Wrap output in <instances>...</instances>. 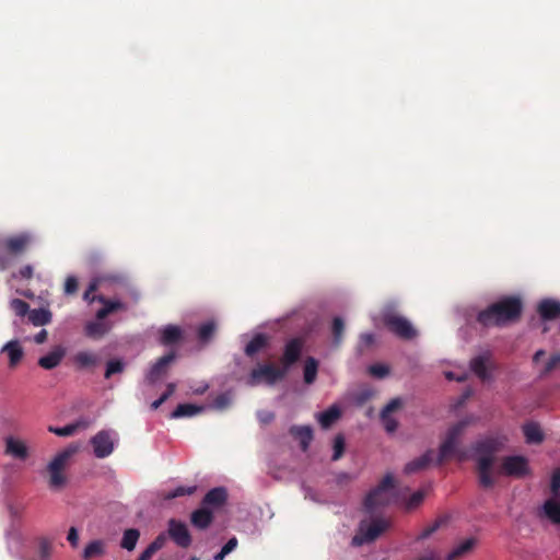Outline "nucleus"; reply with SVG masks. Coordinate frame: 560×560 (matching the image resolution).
Instances as JSON below:
<instances>
[{
  "instance_id": "f257e3e1",
  "label": "nucleus",
  "mask_w": 560,
  "mask_h": 560,
  "mask_svg": "<svg viewBox=\"0 0 560 560\" xmlns=\"http://www.w3.org/2000/svg\"><path fill=\"white\" fill-rule=\"evenodd\" d=\"M505 440L498 436H488L477 441L474 450L477 453L476 469L479 486L483 489L492 488L495 483L494 463L495 454L503 447Z\"/></svg>"
},
{
  "instance_id": "f03ea898",
  "label": "nucleus",
  "mask_w": 560,
  "mask_h": 560,
  "mask_svg": "<svg viewBox=\"0 0 560 560\" xmlns=\"http://www.w3.org/2000/svg\"><path fill=\"white\" fill-rule=\"evenodd\" d=\"M523 311V303L517 296H505L477 315V322L483 327H502L510 323L516 322Z\"/></svg>"
},
{
  "instance_id": "7ed1b4c3",
  "label": "nucleus",
  "mask_w": 560,
  "mask_h": 560,
  "mask_svg": "<svg viewBox=\"0 0 560 560\" xmlns=\"http://www.w3.org/2000/svg\"><path fill=\"white\" fill-rule=\"evenodd\" d=\"M468 425V421L462 420L452 425L445 435V439L441 443L438 464L441 465L444 460L455 456L459 460H464L466 454L464 451L458 448L460 438Z\"/></svg>"
},
{
  "instance_id": "20e7f679",
  "label": "nucleus",
  "mask_w": 560,
  "mask_h": 560,
  "mask_svg": "<svg viewBox=\"0 0 560 560\" xmlns=\"http://www.w3.org/2000/svg\"><path fill=\"white\" fill-rule=\"evenodd\" d=\"M78 451L77 446L70 445L63 451L59 452L52 460L48 464L47 470L49 474V488L52 490H60L67 483V476L63 470L67 466L69 458Z\"/></svg>"
},
{
  "instance_id": "39448f33",
  "label": "nucleus",
  "mask_w": 560,
  "mask_h": 560,
  "mask_svg": "<svg viewBox=\"0 0 560 560\" xmlns=\"http://www.w3.org/2000/svg\"><path fill=\"white\" fill-rule=\"evenodd\" d=\"M394 488V477L388 474L382 479L377 487L371 490L365 497L364 508L366 512L372 513L378 506L390 504Z\"/></svg>"
},
{
  "instance_id": "423d86ee",
  "label": "nucleus",
  "mask_w": 560,
  "mask_h": 560,
  "mask_svg": "<svg viewBox=\"0 0 560 560\" xmlns=\"http://www.w3.org/2000/svg\"><path fill=\"white\" fill-rule=\"evenodd\" d=\"M529 462L522 455H510L502 458L499 470H494V478L497 476H506L516 479H522L529 475Z\"/></svg>"
},
{
  "instance_id": "0eeeda50",
  "label": "nucleus",
  "mask_w": 560,
  "mask_h": 560,
  "mask_svg": "<svg viewBox=\"0 0 560 560\" xmlns=\"http://www.w3.org/2000/svg\"><path fill=\"white\" fill-rule=\"evenodd\" d=\"M388 527L385 520L376 518L369 524L361 523L359 533L351 540L352 546L359 547L378 538Z\"/></svg>"
},
{
  "instance_id": "6e6552de",
  "label": "nucleus",
  "mask_w": 560,
  "mask_h": 560,
  "mask_svg": "<svg viewBox=\"0 0 560 560\" xmlns=\"http://www.w3.org/2000/svg\"><path fill=\"white\" fill-rule=\"evenodd\" d=\"M383 323L388 330L401 339L411 340L417 336V330L413 328L411 323L407 318L395 313H385L383 315Z\"/></svg>"
},
{
  "instance_id": "1a4fd4ad",
  "label": "nucleus",
  "mask_w": 560,
  "mask_h": 560,
  "mask_svg": "<svg viewBox=\"0 0 560 560\" xmlns=\"http://www.w3.org/2000/svg\"><path fill=\"white\" fill-rule=\"evenodd\" d=\"M285 369L277 368L270 363L262 364L252 370L249 374L248 384L250 386H256L261 382H265L268 385H273L278 381L282 380L285 376Z\"/></svg>"
},
{
  "instance_id": "9d476101",
  "label": "nucleus",
  "mask_w": 560,
  "mask_h": 560,
  "mask_svg": "<svg viewBox=\"0 0 560 560\" xmlns=\"http://www.w3.org/2000/svg\"><path fill=\"white\" fill-rule=\"evenodd\" d=\"M176 352L170 351L156 360L147 372L144 380L149 385H154L168 373L170 365L175 361Z\"/></svg>"
},
{
  "instance_id": "9b49d317",
  "label": "nucleus",
  "mask_w": 560,
  "mask_h": 560,
  "mask_svg": "<svg viewBox=\"0 0 560 560\" xmlns=\"http://www.w3.org/2000/svg\"><path fill=\"white\" fill-rule=\"evenodd\" d=\"M167 533L178 547L188 548L191 545V536L185 523L175 518L170 520Z\"/></svg>"
},
{
  "instance_id": "f8f14e48",
  "label": "nucleus",
  "mask_w": 560,
  "mask_h": 560,
  "mask_svg": "<svg viewBox=\"0 0 560 560\" xmlns=\"http://www.w3.org/2000/svg\"><path fill=\"white\" fill-rule=\"evenodd\" d=\"M304 341L302 338L290 339L284 347L283 355L281 358L282 369L288 372L289 368L296 363L302 354Z\"/></svg>"
},
{
  "instance_id": "ddd939ff",
  "label": "nucleus",
  "mask_w": 560,
  "mask_h": 560,
  "mask_svg": "<svg viewBox=\"0 0 560 560\" xmlns=\"http://www.w3.org/2000/svg\"><path fill=\"white\" fill-rule=\"evenodd\" d=\"M91 444L93 446L94 455L97 458H105L109 456L114 451V443L112 438L109 433L104 430L100 431L92 438Z\"/></svg>"
},
{
  "instance_id": "4468645a",
  "label": "nucleus",
  "mask_w": 560,
  "mask_h": 560,
  "mask_svg": "<svg viewBox=\"0 0 560 560\" xmlns=\"http://www.w3.org/2000/svg\"><path fill=\"white\" fill-rule=\"evenodd\" d=\"M31 243L32 235L28 233H21L7 238L4 242V246L10 254L21 255L26 250Z\"/></svg>"
},
{
  "instance_id": "2eb2a0df",
  "label": "nucleus",
  "mask_w": 560,
  "mask_h": 560,
  "mask_svg": "<svg viewBox=\"0 0 560 560\" xmlns=\"http://www.w3.org/2000/svg\"><path fill=\"white\" fill-rule=\"evenodd\" d=\"M97 302L103 304V307L96 312L97 319H105L108 315L117 311H126L127 305L118 300H110L102 294L96 295Z\"/></svg>"
},
{
  "instance_id": "dca6fc26",
  "label": "nucleus",
  "mask_w": 560,
  "mask_h": 560,
  "mask_svg": "<svg viewBox=\"0 0 560 560\" xmlns=\"http://www.w3.org/2000/svg\"><path fill=\"white\" fill-rule=\"evenodd\" d=\"M537 312L544 320H553L560 317V302L553 299H544L537 306Z\"/></svg>"
},
{
  "instance_id": "f3484780",
  "label": "nucleus",
  "mask_w": 560,
  "mask_h": 560,
  "mask_svg": "<svg viewBox=\"0 0 560 560\" xmlns=\"http://www.w3.org/2000/svg\"><path fill=\"white\" fill-rule=\"evenodd\" d=\"M66 355V349L62 346H56L49 353L39 358L38 365L45 370L57 368Z\"/></svg>"
},
{
  "instance_id": "a211bd4d",
  "label": "nucleus",
  "mask_w": 560,
  "mask_h": 560,
  "mask_svg": "<svg viewBox=\"0 0 560 560\" xmlns=\"http://www.w3.org/2000/svg\"><path fill=\"white\" fill-rule=\"evenodd\" d=\"M228 500V491L223 487H217L209 490L202 499L205 506L220 508Z\"/></svg>"
},
{
  "instance_id": "6ab92c4d",
  "label": "nucleus",
  "mask_w": 560,
  "mask_h": 560,
  "mask_svg": "<svg viewBox=\"0 0 560 560\" xmlns=\"http://www.w3.org/2000/svg\"><path fill=\"white\" fill-rule=\"evenodd\" d=\"M290 434L300 441V446L303 452L307 451L313 440V430L310 425H292L290 428Z\"/></svg>"
},
{
  "instance_id": "aec40b11",
  "label": "nucleus",
  "mask_w": 560,
  "mask_h": 560,
  "mask_svg": "<svg viewBox=\"0 0 560 560\" xmlns=\"http://www.w3.org/2000/svg\"><path fill=\"white\" fill-rule=\"evenodd\" d=\"M110 330V325L104 319L88 322L84 326L85 336L92 339H100Z\"/></svg>"
},
{
  "instance_id": "412c9836",
  "label": "nucleus",
  "mask_w": 560,
  "mask_h": 560,
  "mask_svg": "<svg viewBox=\"0 0 560 560\" xmlns=\"http://www.w3.org/2000/svg\"><path fill=\"white\" fill-rule=\"evenodd\" d=\"M5 453L21 460L26 459L28 456V450L25 443L12 436L5 440Z\"/></svg>"
},
{
  "instance_id": "4be33fe9",
  "label": "nucleus",
  "mask_w": 560,
  "mask_h": 560,
  "mask_svg": "<svg viewBox=\"0 0 560 560\" xmlns=\"http://www.w3.org/2000/svg\"><path fill=\"white\" fill-rule=\"evenodd\" d=\"M183 339V330L176 325H167L161 330L160 342L163 346H173Z\"/></svg>"
},
{
  "instance_id": "5701e85b",
  "label": "nucleus",
  "mask_w": 560,
  "mask_h": 560,
  "mask_svg": "<svg viewBox=\"0 0 560 560\" xmlns=\"http://www.w3.org/2000/svg\"><path fill=\"white\" fill-rule=\"evenodd\" d=\"M489 359V353L480 354L471 359L469 364L470 370L482 381H486L490 377L487 365Z\"/></svg>"
},
{
  "instance_id": "b1692460",
  "label": "nucleus",
  "mask_w": 560,
  "mask_h": 560,
  "mask_svg": "<svg viewBox=\"0 0 560 560\" xmlns=\"http://www.w3.org/2000/svg\"><path fill=\"white\" fill-rule=\"evenodd\" d=\"M190 521L195 527L199 529H206L211 525L213 521V514L210 510L203 506L191 513Z\"/></svg>"
},
{
  "instance_id": "393cba45",
  "label": "nucleus",
  "mask_w": 560,
  "mask_h": 560,
  "mask_svg": "<svg viewBox=\"0 0 560 560\" xmlns=\"http://www.w3.org/2000/svg\"><path fill=\"white\" fill-rule=\"evenodd\" d=\"M434 452L432 450L425 452L420 457L409 462L405 466V472L410 475L425 469L433 460Z\"/></svg>"
},
{
  "instance_id": "a878e982",
  "label": "nucleus",
  "mask_w": 560,
  "mask_h": 560,
  "mask_svg": "<svg viewBox=\"0 0 560 560\" xmlns=\"http://www.w3.org/2000/svg\"><path fill=\"white\" fill-rule=\"evenodd\" d=\"M522 430L528 444H540L544 441V433L537 422H527Z\"/></svg>"
},
{
  "instance_id": "bb28decb",
  "label": "nucleus",
  "mask_w": 560,
  "mask_h": 560,
  "mask_svg": "<svg viewBox=\"0 0 560 560\" xmlns=\"http://www.w3.org/2000/svg\"><path fill=\"white\" fill-rule=\"evenodd\" d=\"M477 545V539L474 537L467 538L455 546L446 557V560H457L460 557L469 553Z\"/></svg>"
},
{
  "instance_id": "cd10ccee",
  "label": "nucleus",
  "mask_w": 560,
  "mask_h": 560,
  "mask_svg": "<svg viewBox=\"0 0 560 560\" xmlns=\"http://www.w3.org/2000/svg\"><path fill=\"white\" fill-rule=\"evenodd\" d=\"M1 352H4L9 357V363L10 366H15L23 358V349L20 346L18 340H11L7 342L2 349Z\"/></svg>"
},
{
  "instance_id": "c85d7f7f",
  "label": "nucleus",
  "mask_w": 560,
  "mask_h": 560,
  "mask_svg": "<svg viewBox=\"0 0 560 560\" xmlns=\"http://www.w3.org/2000/svg\"><path fill=\"white\" fill-rule=\"evenodd\" d=\"M341 416L337 406H331L327 410L317 415V420L323 429L330 428Z\"/></svg>"
},
{
  "instance_id": "c756f323",
  "label": "nucleus",
  "mask_w": 560,
  "mask_h": 560,
  "mask_svg": "<svg viewBox=\"0 0 560 560\" xmlns=\"http://www.w3.org/2000/svg\"><path fill=\"white\" fill-rule=\"evenodd\" d=\"M202 410V406H197L194 404H179L171 413V418L178 419L184 417H192L200 413Z\"/></svg>"
},
{
  "instance_id": "7c9ffc66",
  "label": "nucleus",
  "mask_w": 560,
  "mask_h": 560,
  "mask_svg": "<svg viewBox=\"0 0 560 560\" xmlns=\"http://www.w3.org/2000/svg\"><path fill=\"white\" fill-rule=\"evenodd\" d=\"M73 361L79 369H86L97 365L100 362V358L95 353L80 351L74 355Z\"/></svg>"
},
{
  "instance_id": "2f4dec72",
  "label": "nucleus",
  "mask_w": 560,
  "mask_h": 560,
  "mask_svg": "<svg viewBox=\"0 0 560 560\" xmlns=\"http://www.w3.org/2000/svg\"><path fill=\"white\" fill-rule=\"evenodd\" d=\"M544 515L553 524H560V502L548 499L542 505Z\"/></svg>"
},
{
  "instance_id": "473e14b6",
  "label": "nucleus",
  "mask_w": 560,
  "mask_h": 560,
  "mask_svg": "<svg viewBox=\"0 0 560 560\" xmlns=\"http://www.w3.org/2000/svg\"><path fill=\"white\" fill-rule=\"evenodd\" d=\"M52 315L49 310L46 308H36L32 310L28 313V320L34 326H44L48 325L51 322Z\"/></svg>"
},
{
  "instance_id": "72a5a7b5",
  "label": "nucleus",
  "mask_w": 560,
  "mask_h": 560,
  "mask_svg": "<svg viewBox=\"0 0 560 560\" xmlns=\"http://www.w3.org/2000/svg\"><path fill=\"white\" fill-rule=\"evenodd\" d=\"M166 542V536L160 534L139 556L138 560H151L156 551L162 549Z\"/></svg>"
},
{
  "instance_id": "f704fd0d",
  "label": "nucleus",
  "mask_w": 560,
  "mask_h": 560,
  "mask_svg": "<svg viewBox=\"0 0 560 560\" xmlns=\"http://www.w3.org/2000/svg\"><path fill=\"white\" fill-rule=\"evenodd\" d=\"M196 489H197L196 486H191V487L179 486L172 491H161L159 493V497L163 501H170V500H173L178 497L191 495L196 492Z\"/></svg>"
},
{
  "instance_id": "c9c22d12",
  "label": "nucleus",
  "mask_w": 560,
  "mask_h": 560,
  "mask_svg": "<svg viewBox=\"0 0 560 560\" xmlns=\"http://www.w3.org/2000/svg\"><path fill=\"white\" fill-rule=\"evenodd\" d=\"M139 537H140V532L138 529H136V528L126 529L124 532L122 539L120 541V547L128 551H132L137 546Z\"/></svg>"
},
{
  "instance_id": "e433bc0d",
  "label": "nucleus",
  "mask_w": 560,
  "mask_h": 560,
  "mask_svg": "<svg viewBox=\"0 0 560 560\" xmlns=\"http://www.w3.org/2000/svg\"><path fill=\"white\" fill-rule=\"evenodd\" d=\"M318 371V362L313 357H308L304 363V382L313 384L316 380Z\"/></svg>"
},
{
  "instance_id": "4c0bfd02",
  "label": "nucleus",
  "mask_w": 560,
  "mask_h": 560,
  "mask_svg": "<svg viewBox=\"0 0 560 560\" xmlns=\"http://www.w3.org/2000/svg\"><path fill=\"white\" fill-rule=\"evenodd\" d=\"M267 345V339L264 335H256L245 347V353L253 357Z\"/></svg>"
},
{
  "instance_id": "58836bf2",
  "label": "nucleus",
  "mask_w": 560,
  "mask_h": 560,
  "mask_svg": "<svg viewBox=\"0 0 560 560\" xmlns=\"http://www.w3.org/2000/svg\"><path fill=\"white\" fill-rule=\"evenodd\" d=\"M86 424L84 422H81V421H78V422H74V423H70V424H67L62 428H55V427H49V432L58 435V436H70L72 434H74L79 428H85Z\"/></svg>"
},
{
  "instance_id": "ea45409f",
  "label": "nucleus",
  "mask_w": 560,
  "mask_h": 560,
  "mask_svg": "<svg viewBox=\"0 0 560 560\" xmlns=\"http://www.w3.org/2000/svg\"><path fill=\"white\" fill-rule=\"evenodd\" d=\"M374 343H375V336L373 334H371V332L361 334L359 337L357 348H355L357 353L363 354L365 351L371 349Z\"/></svg>"
},
{
  "instance_id": "a19ab883",
  "label": "nucleus",
  "mask_w": 560,
  "mask_h": 560,
  "mask_svg": "<svg viewBox=\"0 0 560 560\" xmlns=\"http://www.w3.org/2000/svg\"><path fill=\"white\" fill-rule=\"evenodd\" d=\"M38 557L40 560H48L52 555V542L46 537L37 539Z\"/></svg>"
},
{
  "instance_id": "79ce46f5",
  "label": "nucleus",
  "mask_w": 560,
  "mask_h": 560,
  "mask_svg": "<svg viewBox=\"0 0 560 560\" xmlns=\"http://www.w3.org/2000/svg\"><path fill=\"white\" fill-rule=\"evenodd\" d=\"M334 345L339 347L342 342V336L345 331V323L340 317H335L331 326Z\"/></svg>"
},
{
  "instance_id": "37998d69",
  "label": "nucleus",
  "mask_w": 560,
  "mask_h": 560,
  "mask_svg": "<svg viewBox=\"0 0 560 560\" xmlns=\"http://www.w3.org/2000/svg\"><path fill=\"white\" fill-rule=\"evenodd\" d=\"M217 326L214 322H207L198 328V338L201 342H208L214 335Z\"/></svg>"
},
{
  "instance_id": "c03bdc74",
  "label": "nucleus",
  "mask_w": 560,
  "mask_h": 560,
  "mask_svg": "<svg viewBox=\"0 0 560 560\" xmlns=\"http://www.w3.org/2000/svg\"><path fill=\"white\" fill-rule=\"evenodd\" d=\"M104 552V546L101 540L90 542L83 551V559L89 560L92 557L100 556Z\"/></svg>"
},
{
  "instance_id": "a18cd8bd",
  "label": "nucleus",
  "mask_w": 560,
  "mask_h": 560,
  "mask_svg": "<svg viewBox=\"0 0 560 560\" xmlns=\"http://www.w3.org/2000/svg\"><path fill=\"white\" fill-rule=\"evenodd\" d=\"M11 310L18 315V316H25L30 313V305L25 301L21 299H13L10 303Z\"/></svg>"
},
{
  "instance_id": "49530a36",
  "label": "nucleus",
  "mask_w": 560,
  "mask_h": 560,
  "mask_svg": "<svg viewBox=\"0 0 560 560\" xmlns=\"http://www.w3.org/2000/svg\"><path fill=\"white\" fill-rule=\"evenodd\" d=\"M125 364L121 360H109L106 364L105 377L109 378L112 375L121 373Z\"/></svg>"
},
{
  "instance_id": "de8ad7c7",
  "label": "nucleus",
  "mask_w": 560,
  "mask_h": 560,
  "mask_svg": "<svg viewBox=\"0 0 560 560\" xmlns=\"http://www.w3.org/2000/svg\"><path fill=\"white\" fill-rule=\"evenodd\" d=\"M345 452V438L341 434H337L334 439V454L331 459L338 460L341 458Z\"/></svg>"
},
{
  "instance_id": "09e8293b",
  "label": "nucleus",
  "mask_w": 560,
  "mask_h": 560,
  "mask_svg": "<svg viewBox=\"0 0 560 560\" xmlns=\"http://www.w3.org/2000/svg\"><path fill=\"white\" fill-rule=\"evenodd\" d=\"M381 420L386 432L394 433L397 430L398 422L390 415L381 416Z\"/></svg>"
},
{
  "instance_id": "8fccbe9b",
  "label": "nucleus",
  "mask_w": 560,
  "mask_h": 560,
  "mask_svg": "<svg viewBox=\"0 0 560 560\" xmlns=\"http://www.w3.org/2000/svg\"><path fill=\"white\" fill-rule=\"evenodd\" d=\"M79 282L78 279L73 276H69L65 281V293L66 294H74L78 291Z\"/></svg>"
},
{
  "instance_id": "3c124183",
  "label": "nucleus",
  "mask_w": 560,
  "mask_h": 560,
  "mask_svg": "<svg viewBox=\"0 0 560 560\" xmlns=\"http://www.w3.org/2000/svg\"><path fill=\"white\" fill-rule=\"evenodd\" d=\"M401 407V400L399 398L392 399L381 411V416L390 415Z\"/></svg>"
},
{
  "instance_id": "603ef678",
  "label": "nucleus",
  "mask_w": 560,
  "mask_h": 560,
  "mask_svg": "<svg viewBox=\"0 0 560 560\" xmlns=\"http://www.w3.org/2000/svg\"><path fill=\"white\" fill-rule=\"evenodd\" d=\"M369 372L371 375L376 377H384L388 374V368L383 364H373L369 368Z\"/></svg>"
},
{
  "instance_id": "864d4df0",
  "label": "nucleus",
  "mask_w": 560,
  "mask_h": 560,
  "mask_svg": "<svg viewBox=\"0 0 560 560\" xmlns=\"http://www.w3.org/2000/svg\"><path fill=\"white\" fill-rule=\"evenodd\" d=\"M424 499V493L422 491H417L411 494L407 502L408 509H415L417 508Z\"/></svg>"
},
{
  "instance_id": "5fc2aeb1",
  "label": "nucleus",
  "mask_w": 560,
  "mask_h": 560,
  "mask_svg": "<svg viewBox=\"0 0 560 560\" xmlns=\"http://www.w3.org/2000/svg\"><path fill=\"white\" fill-rule=\"evenodd\" d=\"M551 492L557 495L560 491V469H556L552 472L551 481H550Z\"/></svg>"
},
{
  "instance_id": "6e6d98bb",
  "label": "nucleus",
  "mask_w": 560,
  "mask_h": 560,
  "mask_svg": "<svg viewBox=\"0 0 560 560\" xmlns=\"http://www.w3.org/2000/svg\"><path fill=\"white\" fill-rule=\"evenodd\" d=\"M33 273H34V270H33V267L31 265H25L23 266L18 275H13L14 278L19 277L21 279H31L33 277Z\"/></svg>"
},
{
  "instance_id": "4d7b16f0",
  "label": "nucleus",
  "mask_w": 560,
  "mask_h": 560,
  "mask_svg": "<svg viewBox=\"0 0 560 560\" xmlns=\"http://www.w3.org/2000/svg\"><path fill=\"white\" fill-rule=\"evenodd\" d=\"M560 363V355H552L545 365L544 373L551 372Z\"/></svg>"
},
{
  "instance_id": "13d9d810",
  "label": "nucleus",
  "mask_w": 560,
  "mask_h": 560,
  "mask_svg": "<svg viewBox=\"0 0 560 560\" xmlns=\"http://www.w3.org/2000/svg\"><path fill=\"white\" fill-rule=\"evenodd\" d=\"M230 402V399L229 397L225 395V394H221L219 395L215 399H214V407L218 408V409H223L225 408Z\"/></svg>"
},
{
  "instance_id": "bf43d9fd",
  "label": "nucleus",
  "mask_w": 560,
  "mask_h": 560,
  "mask_svg": "<svg viewBox=\"0 0 560 560\" xmlns=\"http://www.w3.org/2000/svg\"><path fill=\"white\" fill-rule=\"evenodd\" d=\"M67 539H68V541L70 542V545L72 547H77L78 546L79 534H78V530H77L75 527H70V529L68 532Z\"/></svg>"
},
{
  "instance_id": "052dcab7",
  "label": "nucleus",
  "mask_w": 560,
  "mask_h": 560,
  "mask_svg": "<svg viewBox=\"0 0 560 560\" xmlns=\"http://www.w3.org/2000/svg\"><path fill=\"white\" fill-rule=\"evenodd\" d=\"M237 547V539L236 537H232L228 540V542L222 547L223 553L229 555Z\"/></svg>"
},
{
  "instance_id": "680f3d73",
  "label": "nucleus",
  "mask_w": 560,
  "mask_h": 560,
  "mask_svg": "<svg viewBox=\"0 0 560 560\" xmlns=\"http://www.w3.org/2000/svg\"><path fill=\"white\" fill-rule=\"evenodd\" d=\"M47 336H48V332L46 329H42L39 332H37L35 336H34V341L37 343V345H42L44 343L46 340H47Z\"/></svg>"
},
{
  "instance_id": "e2e57ef3",
  "label": "nucleus",
  "mask_w": 560,
  "mask_h": 560,
  "mask_svg": "<svg viewBox=\"0 0 560 560\" xmlns=\"http://www.w3.org/2000/svg\"><path fill=\"white\" fill-rule=\"evenodd\" d=\"M259 419L264 423H268L273 419V413L269 411L259 412Z\"/></svg>"
},
{
  "instance_id": "0e129e2a",
  "label": "nucleus",
  "mask_w": 560,
  "mask_h": 560,
  "mask_svg": "<svg viewBox=\"0 0 560 560\" xmlns=\"http://www.w3.org/2000/svg\"><path fill=\"white\" fill-rule=\"evenodd\" d=\"M167 400V395H161L156 400H154L151 404V408L153 410H156L162 404H164Z\"/></svg>"
},
{
  "instance_id": "69168bd1",
  "label": "nucleus",
  "mask_w": 560,
  "mask_h": 560,
  "mask_svg": "<svg viewBox=\"0 0 560 560\" xmlns=\"http://www.w3.org/2000/svg\"><path fill=\"white\" fill-rule=\"evenodd\" d=\"M440 527V522H435L432 526H429L423 532V537H429L431 534H433L438 528Z\"/></svg>"
},
{
  "instance_id": "338daca9",
  "label": "nucleus",
  "mask_w": 560,
  "mask_h": 560,
  "mask_svg": "<svg viewBox=\"0 0 560 560\" xmlns=\"http://www.w3.org/2000/svg\"><path fill=\"white\" fill-rule=\"evenodd\" d=\"M97 294H94V293H91L89 291L85 290L84 294H83V300L86 301L88 303H93V302H97V299L96 298Z\"/></svg>"
},
{
  "instance_id": "774afa93",
  "label": "nucleus",
  "mask_w": 560,
  "mask_h": 560,
  "mask_svg": "<svg viewBox=\"0 0 560 560\" xmlns=\"http://www.w3.org/2000/svg\"><path fill=\"white\" fill-rule=\"evenodd\" d=\"M176 385L174 383H168L166 386V390L163 395H167V399L175 393Z\"/></svg>"
}]
</instances>
